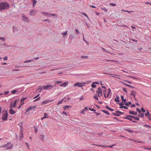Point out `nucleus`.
<instances>
[{
    "label": "nucleus",
    "instance_id": "f257e3e1",
    "mask_svg": "<svg viewBox=\"0 0 151 151\" xmlns=\"http://www.w3.org/2000/svg\"><path fill=\"white\" fill-rule=\"evenodd\" d=\"M9 8V4L6 2L0 3V11L8 9Z\"/></svg>",
    "mask_w": 151,
    "mask_h": 151
},
{
    "label": "nucleus",
    "instance_id": "f03ea898",
    "mask_svg": "<svg viewBox=\"0 0 151 151\" xmlns=\"http://www.w3.org/2000/svg\"><path fill=\"white\" fill-rule=\"evenodd\" d=\"M3 114L2 119L3 121L6 120L7 119L8 114L7 110L3 111L2 112Z\"/></svg>",
    "mask_w": 151,
    "mask_h": 151
},
{
    "label": "nucleus",
    "instance_id": "7ed1b4c3",
    "mask_svg": "<svg viewBox=\"0 0 151 151\" xmlns=\"http://www.w3.org/2000/svg\"><path fill=\"white\" fill-rule=\"evenodd\" d=\"M13 145L11 142H8L7 144L1 146V147H6L7 149H9L12 148Z\"/></svg>",
    "mask_w": 151,
    "mask_h": 151
},
{
    "label": "nucleus",
    "instance_id": "20e7f679",
    "mask_svg": "<svg viewBox=\"0 0 151 151\" xmlns=\"http://www.w3.org/2000/svg\"><path fill=\"white\" fill-rule=\"evenodd\" d=\"M54 87V86L49 85H47L46 86H42L43 88L46 90H50L52 88Z\"/></svg>",
    "mask_w": 151,
    "mask_h": 151
},
{
    "label": "nucleus",
    "instance_id": "39448f33",
    "mask_svg": "<svg viewBox=\"0 0 151 151\" xmlns=\"http://www.w3.org/2000/svg\"><path fill=\"white\" fill-rule=\"evenodd\" d=\"M102 90L100 87H99L98 88V90L96 91V93L98 97H101L102 96Z\"/></svg>",
    "mask_w": 151,
    "mask_h": 151
},
{
    "label": "nucleus",
    "instance_id": "423d86ee",
    "mask_svg": "<svg viewBox=\"0 0 151 151\" xmlns=\"http://www.w3.org/2000/svg\"><path fill=\"white\" fill-rule=\"evenodd\" d=\"M108 90L109 91H108V94H107V95H106V90H103V93L104 95V96L105 98L108 97H109V93L111 92V90L110 88H109L108 89Z\"/></svg>",
    "mask_w": 151,
    "mask_h": 151
},
{
    "label": "nucleus",
    "instance_id": "0eeeda50",
    "mask_svg": "<svg viewBox=\"0 0 151 151\" xmlns=\"http://www.w3.org/2000/svg\"><path fill=\"white\" fill-rule=\"evenodd\" d=\"M22 18L23 20L25 22H26L29 23V20L28 18L27 17H26L24 15H22Z\"/></svg>",
    "mask_w": 151,
    "mask_h": 151
},
{
    "label": "nucleus",
    "instance_id": "6e6552de",
    "mask_svg": "<svg viewBox=\"0 0 151 151\" xmlns=\"http://www.w3.org/2000/svg\"><path fill=\"white\" fill-rule=\"evenodd\" d=\"M17 100H16L14 101L13 105L12 106V103L10 104V108L11 109H12V107H13L14 108H15L16 107L17 103Z\"/></svg>",
    "mask_w": 151,
    "mask_h": 151
},
{
    "label": "nucleus",
    "instance_id": "1a4fd4ad",
    "mask_svg": "<svg viewBox=\"0 0 151 151\" xmlns=\"http://www.w3.org/2000/svg\"><path fill=\"white\" fill-rule=\"evenodd\" d=\"M53 101V100H47L46 101H43L41 104L42 105H44L49 103V102H51Z\"/></svg>",
    "mask_w": 151,
    "mask_h": 151
},
{
    "label": "nucleus",
    "instance_id": "9d476101",
    "mask_svg": "<svg viewBox=\"0 0 151 151\" xmlns=\"http://www.w3.org/2000/svg\"><path fill=\"white\" fill-rule=\"evenodd\" d=\"M36 108V106H31L29 107L27 109V110L26 112H27L28 111H29L31 110V109H34L35 108Z\"/></svg>",
    "mask_w": 151,
    "mask_h": 151
},
{
    "label": "nucleus",
    "instance_id": "9b49d317",
    "mask_svg": "<svg viewBox=\"0 0 151 151\" xmlns=\"http://www.w3.org/2000/svg\"><path fill=\"white\" fill-rule=\"evenodd\" d=\"M132 118L130 117L129 116H126V117H124L123 118L124 119L129 120L130 121L132 122H136V121L132 120Z\"/></svg>",
    "mask_w": 151,
    "mask_h": 151
},
{
    "label": "nucleus",
    "instance_id": "f8f14e48",
    "mask_svg": "<svg viewBox=\"0 0 151 151\" xmlns=\"http://www.w3.org/2000/svg\"><path fill=\"white\" fill-rule=\"evenodd\" d=\"M73 86L74 87L78 86V87H81L82 86V85L81 83L77 82L74 84Z\"/></svg>",
    "mask_w": 151,
    "mask_h": 151
},
{
    "label": "nucleus",
    "instance_id": "ddd939ff",
    "mask_svg": "<svg viewBox=\"0 0 151 151\" xmlns=\"http://www.w3.org/2000/svg\"><path fill=\"white\" fill-rule=\"evenodd\" d=\"M127 116H129L130 117L134 119L135 120H139V118L137 116H133L130 115H127Z\"/></svg>",
    "mask_w": 151,
    "mask_h": 151
},
{
    "label": "nucleus",
    "instance_id": "4468645a",
    "mask_svg": "<svg viewBox=\"0 0 151 151\" xmlns=\"http://www.w3.org/2000/svg\"><path fill=\"white\" fill-rule=\"evenodd\" d=\"M37 11L33 10H31L30 13V14L31 15H35L36 14Z\"/></svg>",
    "mask_w": 151,
    "mask_h": 151
},
{
    "label": "nucleus",
    "instance_id": "2eb2a0df",
    "mask_svg": "<svg viewBox=\"0 0 151 151\" xmlns=\"http://www.w3.org/2000/svg\"><path fill=\"white\" fill-rule=\"evenodd\" d=\"M68 84V82H66L62 84H61L60 85V86L61 87L63 86L64 87H66Z\"/></svg>",
    "mask_w": 151,
    "mask_h": 151
},
{
    "label": "nucleus",
    "instance_id": "dca6fc26",
    "mask_svg": "<svg viewBox=\"0 0 151 151\" xmlns=\"http://www.w3.org/2000/svg\"><path fill=\"white\" fill-rule=\"evenodd\" d=\"M129 113L130 114H132L135 115H137V113L136 112H134V111H132L131 110L129 111Z\"/></svg>",
    "mask_w": 151,
    "mask_h": 151
},
{
    "label": "nucleus",
    "instance_id": "f3484780",
    "mask_svg": "<svg viewBox=\"0 0 151 151\" xmlns=\"http://www.w3.org/2000/svg\"><path fill=\"white\" fill-rule=\"evenodd\" d=\"M9 113L11 114H13L16 113V111L13 110V109H11L9 111Z\"/></svg>",
    "mask_w": 151,
    "mask_h": 151
},
{
    "label": "nucleus",
    "instance_id": "a211bd4d",
    "mask_svg": "<svg viewBox=\"0 0 151 151\" xmlns=\"http://www.w3.org/2000/svg\"><path fill=\"white\" fill-rule=\"evenodd\" d=\"M136 93V92L135 91H134V90H132L131 92L130 95H133L134 98H135V94Z\"/></svg>",
    "mask_w": 151,
    "mask_h": 151
},
{
    "label": "nucleus",
    "instance_id": "6ab92c4d",
    "mask_svg": "<svg viewBox=\"0 0 151 151\" xmlns=\"http://www.w3.org/2000/svg\"><path fill=\"white\" fill-rule=\"evenodd\" d=\"M21 135L19 136L20 137V140H21L22 138L23 137V132L22 131V130H21Z\"/></svg>",
    "mask_w": 151,
    "mask_h": 151
},
{
    "label": "nucleus",
    "instance_id": "aec40b11",
    "mask_svg": "<svg viewBox=\"0 0 151 151\" xmlns=\"http://www.w3.org/2000/svg\"><path fill=\"white\" fill-rule=\"evenodd\" d=\"M125 130L126 131H127L128 132L130 133H133L134 132V131L128 129H125Z\"/></svg>",
    "mask_w": 151,
    "mask_h": 151
},
{
    "label": "nucleus",
    "instance_id": "412c9836",
    "mask_svg": "<svg viewBox=\"0 0 151 151\" xmlns=\"http://www.w3.org/2000/svg\"><path fill=\"white\" fill-rule=\"evenodd\" d=\"M43 87L41 86H40L37 89L36 91H39L40 92L43 89Z\"/></svg>",
    "mask_w": 151,
    "mask_h": 151
},
{
    "label": "nucleus",
    "instance_id": "4be33fe9",
    "mask_svg": "<svg viewBox=\"0 0 151 151\" xmlns=\"http://www.w3.org/2000/svg\"><path fill=\"white\" fill-rule=\"evenodd\" d=\"M72 106L70 105H65L64 107V109L65 110H66L67 109L69 108V107H71Z\"/></svg>",
    "mask_w": 151,
    "mask_h": 151
},
{
    "label": "nucleus",
    "instance_id": "5701e85b",
    "mask_svg": "<svg viewBox=\"0 0 151 151\" xmlns=\"http://www.w3.org/2000/svg\"><path fill=\"white\" fill-rule=\"evenodd\" d=\"M101 111L104 112V113H106L107 115H109L110 114V113L108 111H107L102 110H101Z\"/></svg>",
    "mask_w": 151,
    "mask_h": 151
},
{
    "label": "nucleus",
    "instance_id": "b1692460",
    "mask_svg": "<svg viewBox=\"0 0 151 151\" xmlns=\"http://www.w3.org/2000/svg\"><path fill=\"white\" fill-rule=\"evenodd\" d=\"M121 97L123 102H124V103H125L126 102V99H124L123 96L121 95Z\"/></svg>",
    "mask_w": 151,
    "mask_h": 151
},
{
    "label": "nucleus",
    "instance_id": "393cba45",
    "mask_svg": "<svg viewBox=\"0 0 151 151\" xmlns=\"http://www.w3.org/2000/svg\"><path fill=\"white\" fill-rule=\"evenodd\" d=\"M137 116L140 117H142L144 116V114L143 113H139L138 114V115H137Z\"/></svg>",
    "mask_w": 151,
    "mask_h": 151
},
{
    "label": "nucleus",
    "instance_id": "a878e982",
    "mask_svg": "<svg viewBox=\"0 0 151 151\" xmlns=\"http://www.w3.org/2000/svg\"><path fill=\"white\" fill-rule=\"evenodd\" d=\"M119 96L117 95L116 96V97L115 99V101L116 102H119Z\"/></svg>",
    "mask_w": 151,
    "mask_h": 151
},
{
    "label": "nucleus",
    "instance_id": "bb28decb",
    "mask_svg": "<svg viewBox=\"0 0 151 151\" xmlns=\"http://www.w3.org/2000/svg\"><path fill=\"white\" fill-rule=\"evenodd\" d=\"M124 103L125 105L128 106H129V105H131L132 104V103L130 101H129L128 102H125Z\"/></svg>",
    "mask_w": 151,
    "mask_h": 151
},
{
    "label": "nucleus",
    "instance_id": "cd10ccee",
    "mask_svg": "<svg viewBox=\"0 0 151 151\" xmlns=\"http://www.w3.org/2000/svg\"><path fill=\"white\" fill-rule=\"evenodd\" d=\"M106 107L109 110H110V111H114V110L112 109H111V108H110V107H109V106H106Z\"/></svg>",
    "mask_w": 151,
    "mask_h": 151
},
{
    "label": "nucleus",
    "instance_id": "c85d7f7f",
    "mask_svg": "<svg viewBox=\"0 0 151 151\" xmlns=\"http://www.w3.org/2000/svg\"><path fill=\"white\" fill-rule=\"evenodd\" d=\"M108 75L111 76L113 77L117 78L115 76H117V75L116 74H113L112 73H108Z\"/></svg>",
    "mask_w": 151,
    "mask_h": 151
},
{
    "label": "nucleus",
    "instance_id": "c756f323",
    "mask_svg": "<svg viewBox=\"0 0 151 151\" xmlns=\"http://www.w3.org/2000/svg\"><path fill=\"white\" fill-rule=\"evenodd\" d=\"M32 1H33V6L34 7L37 3V1L36 0H32Z\"/></svg>",
    "mask_w": 151,
    "mask_h": 151
},
{
    "label": "nucleus",
    "instance_id": "7c9ffc66",
    "mask_svg": "<svg viewBox=\"0 0 151 151\" xmlns=\"http://www.w3.org/2000/svg\"><path fill=\"white\" fill-rule=\"evenodd\" d=\"M143 126L144 127H146L147 128H148L149 129L151 128V126H150L146 124H144L143 125Z\"/></svg>",
    "mask_w": 151,
    "mask_h": 151
},
{
    "label": "nucleus",
    "instance_id": "2f4dec72",
    "mask_svg": "<svg viewBox=\"0 0 151 151\" xmlns=\"http://www.w3.org/2000/svg\"><path fill=\"white\" fill-rule=\"evenodd\" d=\"M112 114L115 116H120V114L116 113H113Z\"/></svg>",
    "mask_w": 151,
    "mask_h": 151
},
{
    "label": "nucleus",
    "instance_id": "473e14b6",
    "mask_svg": "<svg viewBox=\"0 0 151 151\" xmlns=\"http://www.w3.org/2000/svg\"><path fill=\"white\" fill-rule=\"evenodd\" d=\"M80 33L79 32L78 30V29H75V34L76 35H78Z\"/></svg>",
    "mask_w": 151,
    "mask_h": 151
},
{
    "label": "nucleus",
    "instance_id": "72a5a7b5",
    "mask_svg": "<svg viewBox=\"0 0 151 151\" xmlns=\"http://www.w3.org/2000/svg\"><path fill=\"white\" fill-rule=\"evenodd\" d=\"M93 98L94 99H95V100H98L99 99L96 95V94H95L93 96Z\"/></svg>",
    "mask_w": 151,
    "mask_h": 151
},
{
    "label": "nucleus",
    "instance_id": "f704fd0d",
    "mask_svg": "<svg viewBox=\"0 0 151 151\" xmlns=\"http://www.w3.org/2000/svg\"><path fill=\"white\" fill-rule=\"evenodd\" d=\"M69 38H70L72 40L74 38V36L72 34H70V35Z\"/></svg>",
    "mask_w": 151,
    "mask_h": 151
},
{
    "label": "nucleus",
    "instance_id": "c9c22d12",
    "mask_svg": "<svg viewBox=\"0 0 151 151\" xmlns=\"http://www.w3.org/2000/svg\"><path fill=\"white\" fill-rule=\"evenodd\" d=\"M119 108H124V109H128V108L126 106H120V107H119Z\"/></svg>",
    "mask_w": 151,
    "mask_h": 151
},
{
    "label": "nucleus",
    "instance_id": "e433bc0d",
    "mask_svg": "<svg viewBox=\"0 0 151 151\" xmlns=\"http://www.w3.org/2000/svg\"><path fill=\"white\" fill-rule=\"evenodd\" d=\"M6 38L5 37H0V40H1L2 41H4L5 40Z\"/></svg>",
    "mask_w": 151,
    "mask_h": 151
},
{
    "label": "nucleus",
    "instance_id": "4c0bfd02",
    "mask_svg": "<svg viewBox=\"0 0 151 151\" xmlns=\"http://www.w3.org/2000/svg\"><path fill=\"white\" fill-rule=\"evenodd\" d=\"M150 114L149 112L147 111V112L145 114V115L146 117H147Z\"/></svg>",
    "mask_w": 151,
    "mask_h": 151
},
{
    "label": "nucleus",
    "instance_id": "58836bf2",
    "mask_svg": "<svg viewBox=\"0 0 151 151\" xmlns=\"http://www.w3.org/2000/svg\"><path fill=\"white\" fill-rule=\"evenodd\" d=\"M101 9L106 12H107V9L105 7H102L101 8Z\"/></svg>",
    "mask_w": 151,
    "mask_h": 151
},
{
    "label": "nucleus",
    "instance_id": "ea45409f",
    "mask_svg": "<svg viewBox=\"0 0 151 151\" xmlns=\"http://www.w3.org/2000/svg\"><path fill=\"white\" fill-rule=\"evenodd\" d=\"M115 112L116 113L120 114H124V113L122 112L119 111H115Z\"/></svg>",
    "mask_w": 151,
    "mask_h": 151
},
{
    "label": "nucleus",
    "instance_id": "a19ab883",
    "mask_svg": "<svg viewBox=\"0 0 151 151\" xmlns=\"http://www.w3.org/2000/svg\"><path fill=\"white\" fill-rule=\"evenodd\" d=\"M63 100H64V98L62 99H61V100H60V101H59V102H58V104H57V105H59V104H60L61 103H62V102L63 101Z\"/></svg>",
    "mask_w": 151,
    "mask_h": 151
},
{
    "label": "nucleus",
    "instance_id": "79ce46f5",
    "mask_svg": "<svg viewBox=\"0 0 151 151\" xmlns=\"http://www.w3.org/2000/svg\"><path fill=\"white\" fill-rule=\"evenodd\" d=\"M88 58V56H82L81 57V58Z\"/></svg>",
    "mask_w": 151,
    "mask_h": 151
},
{
    "label": "nucleus",
    "instance_id": "37998d69",
    "mask_svg": "<svg viewBox=\"0 0 151 151\" xmlns=\"http://www.w3.org/2000/svg\"><path fill=\"white\" fill-rule=\"evenodd\" d=\"M17 91V90H14L12 91V94H14Z\"/></svg>",
    "mask_w": 151,
    "mask_h": 151
},
{
    "label": "nucleus",
    "instance_id": "c03bdc74",
    "mask_svg": "<svg viewBox=\"0 0 151 151\" xmlns=\"http://www.w3.org/2000/svg\"><path fill=\"white\" fill-rule=\"evenodd\" d=\"M42 13L44 15H49V14L48 13L45 12H42Z\"/></svg>",
    "mask_w": 151,
    "mask_h": 151
},
{
    "label": "nucleus",
    "instance_id": "a18cd8bd",
    "mask_svg": "<svg viewBox=\"0 0 151 151\" xmlns=\"http://www.w3.org/2000/svg\"><path fill=\"white\" fill-rule=\"evenodd\" d=\"M43 22L46 21L48 22H50V20L49 19H45L43 20Z\"/></svg>",
    "mask_w": 151,
    "mask_h": 151
},
{
    "label": "nucleus",
    "instance_id": "49530a36",
    "mask_svg": "<svg viewBox=\"0 0 151 151\" xmlns=\"http://www.w3.org/2000/svg\"><path fill=\"white\" fill-rule=\"evenodd\" d=\"M94 83H93L91 85V86L93 88H95L96 87V86L94 84Z\"/></svg>",
    "mask_w": 151,
    "mask_h": 151
},
{
    "label": "nucleus",
    "instance_id": "de8ad7c7",
    "mask_svg": "<svg viewBox=\"0 0 151 151\" xmlns=\"http://www.w3.org/2000/svg\"><path fill=\"white\" fill-rule=\"evenodd\" d=\"M82 14H83V15H84V16H86V17L88 18V19H89V18H88V16L87 15V14H86L85 13H82Z\"/></svg>",
    "mask_w": 151,
    "mask_h": 151
},
{
    "label": "nucleus",
    "instance_id": "09e8293b",
    "mask_svg": "<svg viewBox=\"0 0 151 151\" xmlns=\"http://www.w3.org/2000/svg\"><path fill=\"white\" fill-rule=\"evenodd\" d=\"M33 61V60H27L26 61H25L24 62V63H28V62H31V61Z\"/></svg>",
    "mask_w": 151,
    "mask_h": 151
},
{
    "label": "nucleus",
    "instance_id": "8fccbe9b",
    "mask_svg": "<svg viewBox=\"0 0 151 151\" xmlns=\"http://www.w3.org/2000/svg\"><path fill=\"white\" fill-rule=\"evenodd\" d=\"M141 110L143 113H144L145 112V110L143 107H142L141 108Z\"/></svg>",
    "mask_w": 151,
    "mask_h": 151
},
{
    "label": "nucleus",
    "instance_id": "3c124183",
    "mask_svg": "<svg viewBox=\"0 0 151 151\" xmlns=\"http://www.w3.org/2000/svg\"><path fill=\"white\" fill-rule=\"evenodd\" d=\"M110 5L112 6H115L116 5V3H110Z\"/></svg>",
    "mask_w": 151,
    "mask_h": 151
},
{
    "label": "nucleus",
    "instance_id": "603ef678",
    "mask_svg": "<svg viewBox=\"0 0 151 151\" xmlns=\"http://www.w3.org/2000/svg\"><path fill=\"white\" fill-rule=\"evenodd\" d=\"M118 104H119V105L121 106H123V105H124V103L123 102V101L122 102H120Z\"/></svg>",
    "mask_w": 151,
    "mask_h": 151
},
{
    "label": "nucleus",
    "instance_id": "864d4df0",
    "mask_svg": "<svg viewBox=\"0 0 151 151\" xmlns=\"http://www.w3.org/2000/svg\"><path fill=\"white\" fill-rule=\"evenodd\" d=\"M40 99V97H39L38 98L36 99H35V100H34L33 101L35 102V101H37L39 100Z\"/></svg>",
    "mask_w": 151,
    "mask_h": 151
},
{
    "label": "nucleus",
    "instance_id": "5fc2aeb1",
    "mask_svg": "<svg viewBox=\"0 0 151 151\" xmlns=\"http://www.w3.org/2000/svg\"><path fill=\"white\" fill-rule=\"evenodd\" d=\"M83 40L85 42H86L88 44V42H87L85 39V38H84V35H83Z\"/></svg>",
    "mask_w": 151,
    "mask_h": 151
},
{
    "label": "nucleus",
    "instance_id": "6e6d98bb",
    "mask_svg": "<svg viewBox=\"0 0 151 151\" xmlns=\"http://www.w3.org/2000/svg\"><path fill=\"white\" fill-rule=\"evenodd\" d=\"M123 84L125 86H127V87H129V86H130V85L128 84H126V83H123Z\"/></svg>",
    "mask_w": 151,
    "mask_h": 151
},
{
    "label": "nucleus",
    "instance_id": "4d7b16f0",
    "mask_svg": "<svg viewBox=\"0 0 151 151\" xmlns=\"http://www.w3.org/2000/svg\"><path fill=\"white\" fill-rule=\"evenodd\" d=\"M149 119L151 120V114H150L147 117Z\"/></svg>",
    "mask_w": 151,
    "mask_h": 151
},
{
    "label": "nucleus",
    "instance_id": "13d9d810",
    "mask_svg": "<svg viewBox=\"0 0 151 151\" xmlns=\"http://www.w3.org/2000/svg\"><path fill=\"white\" fill-rule=\"evenodd\" d=\"M9 93V91H6L4 92V94L5 95Z\"/></svg>",
    "mask_w": 151,
    "mask_h": 151
},
{
    "label": "nucleus",
    "instance_id": "bf43d9fd",
    "mask_svg": "<svg viewBox=\"0 0 151 151\" xmlns=\"http://www.w3.org/2000/svg\"><path fill=\"white\" fill-rule=\"evenodd\" d=\"M7 58H8V57L7 56H5L3 58L4 60V61L7 60Z\"/></svg>",
    "mask_w": 151,
    "mask_h": 151
},
{
    "label": "nucleus",
    "instance_id": "052dcab7",
    "mask_svg": "<svg viewBox=\"0 0 151 151\" xmlns=\"http://www.w3.org/2000/svg\"><path fill=\"white\" fill-rule=\"evenodd\" d=\"M27 98V97L23 98H22L21 100V102H22V101H24V100Z\"/></svg>",
    "mask_w": 151,
    "mask_h": 151
},
{
    "label": "nucleus",
    "instance_id": "680f3d73",
    "mask_svg": "<svg viewBox=\"0 0 151 151\" xmlns=\"http://www.w3.org/2000/svg\"><path fill=\"white\" fill-rule=\"evenodd\" d=\"M88 109L91 111H96V110H95L94 109H91L90 108H89Z\"/></svg>",
    "mask_w": 151,
    "mask_h": 151
},
{
    "label": "nucleus",
    "instance_id": "e2e57ef3",
    "mask_svg": "<svg viewBox=\"0 0 151 151\" xmlns=\"http://www.w3.org/2000/svg\"><path fill=\"white\" fill-rule=\"evenodd\" d=\"M62 82V81H57L55 82V84H57L58 83H60Z\"/></svg>",
    "mask_w": 151,
    "mask_h": 151
},
{
    "label": "nucleus",
    "instance_id": "0e129e2a",
    "mask_svg": "<svg viewBox=\"0 0 151 151\" xmlns=\"http://www.w3.org/2000/svg\"><path fill=\"white\" fill-rule=\"evenodd\" d=\"M101 49L104 51L105 52H108L107 50H106L105 49H104V48L103 47H101Z\"/></svg>",
    "mask_w": 151,
    "mask_h": 151
},
{
    "label": "nucleus",
    "instance_id": "69168bd1",
    "mask_svg": "<svg viewBox=\"0 0 151 151\" xmlns=\"http://www.w3.org/2000/svg\"><path fill=\"white\" fill-rule=\"evenodd\" d=\"M44 138V136L43 135H41L40 136V139H41L43 140Z\"/></svg>",
    "mask_w": 151,
    "mask_h": 151
},
{
    "label": "nucleus",
    "instance_id": "338daca9",
    "mask_svg": "<svg viewBox=\"0 0 151 151\" xmlns=\"http://www.w3.org/2000/svg\"><path fill=\"white\" fill-rule=\"evenodd\" d=\"M62 34L63 36L66 35L67 34V31H66L64 33H62Z\"/></svg>",
    "mask_w": 151,
    "mask_h": 151
},
{
    "label": "nucleus",
    "instance_id": "774afa93",
    "mask_svg": "<svg viewBox=\"0 0 151 151\" xmlns=\"http://www.w3.org/2000/svg\"><path fill=\"white\" fill-rule=\"evenodd\" d=\"M122 89H123V90L126 93H127V90L126 88H122Z\"/></svg>",
    "mask_w": 151,
    "mask_h": 151
}]
</instances>
